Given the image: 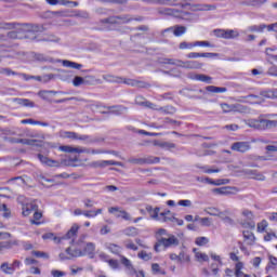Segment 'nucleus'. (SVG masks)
Returning <instances> with one entry per match:
<instances>
[{
  "mask_svg": "<svg viewBox=\"0 0 277 277\" xmlns=\"http://www.w3.org/2000/svg\"><path fill=\"white\" fill-rule=\"evenodd\" d=\"M13 103H16V105H21V107H35L36 106L34 104V102H31L30 100H27V98L15 97V98H13Z\"/></svg>",
  "mask_w": 277,
  "mask_h": 277,
  "instance_id": "nucleus-21",
  "label": "nucleus"
},
{
  "mask_svg": "<svg viewBox=\"0 0 277 277\" xmlns=\"http://www.w3.org/2000/svg\"><path fill=\"white\" fill-rule=\"evenodd\" d=\"M17 201L22 205V215H24V217L31 215L34 211H38V203H36V201H29L24 196H19Z\"/></svg>",
  "mask_w": 277,
  "mask_h": 277,
  "instance_id": "nucleus-6",
  "label": "nucleus"
},
{
  "mask_svg": "<svg viewBox=\"0 0 277 277\" xmlns=\"http://www.w3.org/2000/svg\"><path fill=\"white\" fill-rule=\"evenodd\" d=\"M79 256H84L83 251H81V249H72L70 247L58 255L60 261H70L71 259H77Z\"/></svg>",
  "mask_w": 277,
  "mask_h": 277,
  "instance_id": "nucleus-9",
  "label": "nucleus"
},
{
  "mask_svg": "<svg viewBox=\"0 0 277 277\" xmlns=\"http://www.w3.org/2000/svg\"><path fill=\"white\" fill-rule=\"evenodd\" d=\"M245 241H247L248 246H254V241H256V237L254 236V233L250 230H245L242 233Z\"/></svg>",
  "mask_w": 277,
  "mask_h": 277,
  "instance_id": "nucleus-24",
  "label": "nucleus"
},
{
  "mask_svg": "<svg viewBox=\"0 0 277 277\" xmlns=\"http://www.w3.org/2000/svg\"><path fill=\"white\" fill-rule=\"evenodd\" d=\"M235 38H239V31L235 29H225L224 40H235Z\"/></svg>",
  "mask_w": 277,
  "mask_h": 277,
  "instance_id": "nucleus-28",
  "label": "nucleus"
},
{
  "mask_svg": "<svg viewBox=\"0 0 277 277\" xmlns=\"http://www.w3.org/2000/svg\"><path fill=\"white\" fill-rule=\"evenodd\" d=\"M158 14H161L162 16H173L174 18H186L189 12L179 9L163 8L158 10Z\"/></svg>",
  "mask_w": 277,
  "mask_h": 277,
  "instance_id": "nucleus-8",
  "label": "nucleus"
},
{
  "mask_svg": "<svg viewBox=\"0 0 277 277\" xmlns=\"http://www.w3.org/2000/svg\"><path fill=\"white\" fill-rule=\"evenodd\" d=\"M194 47H196V42H187V41H182L180 44H179V49L181 51H185V50H192L194 49Z\"/></svg>",
  "mask_w": 277,
  "mask_h": 277,
  "instance_id": "nucleus-37",
  "label": "nucleus"
},
{
  "mask_svg": "<svg viewBox=\"0 0 277 277\" xmlns=\"http://www.w3.org/2000/svg\"><path fill=\"white\" fill-rule=\"evenodd\" d=\"M206 213H208V215L217 217V215H220V210L217 208H207Z\"/></svg>",
  "mask_w": 277,
  "mask_h": 277,
  "instance_id": "nucleus-55",
  "label": "nucleus"
},
{
  "mask_svg": "<svg viewBox=\"0 0 277 277\" xmlns=\"http://www.w3.org/2000/svg\"><path fill=\"white\" fill-rule=\"evenodd\" d=\"M146 211L149 213L151 220H156L157 222L161 221V216L159 211H161L160 208H151V206H146Z\"/></svg>",
  "mask_w": 277,
  "mask_h": 277,
  "instance_id": "nucleus-16",
  "label": "nucleus"
},
{
  "mask_svg": "<svg viewBox=\"0 0 277 277\" xmlns=\"http://www.w3.org/2000/svg\"><path fill=\"white\" fill-rule=\"evenodd\" d=\"M266 150V155H268L269 153H277V141L273 142V145H267L265 147Z\"/></svg>",
  "mask_w": 277,
  "mask_h": 277,
  "instance_id": "nucleus-52",
  "label": "nucleus"
},
{
  "mask_svg": "<svg viewBox=\"0 0 277 277\" xmlns=\"http://www.w3.org/2000/svg\"><path fill=\"white\" fill-rule=\"evenodd\" d=\"M161 246L163 248H172V246H179V238H176L174 235H169L168 238L160 237L157 239V242L154 246V250L156 252H161Z\"/></svg>",
  "mask_w": 277,
  "mask_h": 277,
  "instance_id": "nucleus-7",
  "label": "nucleus"
},
{
  "mask_svg": "<svg viewBox=\"0 0 277 277\" xmlns=\"http://www.w3.org/2000/svg\"><path fill=\"white\" fill-rule=\"evenodd\" d=\"M151 272L153 274H161L162 276L166 275V271L161 269L158 263L151 264Z\"/></svg>",
  "mask_w": 277,
  "mask_h": 277,
  "instance_id": "nucleus-44",
  "label": "nucleus"
},
{
  "mask_svg": "<svg viewBox=\"0 0 277 277\" xmlns=\"http://www.w3.org/2000/svg\"><path fill=\"white\" fill-rule=\"evenodd\" d=\"M250 148L251 146L249 142H236L232 144V150H235L236 153H248Z\"/></svg>",
  "mask_w": 277,
  "mask_h": 277,
  "instance_id": "nucleus-14",
  "label": "nucleus"
},
{
  "mask_svg": "<svg viewBox=\"0 0 277 277\" xmlns=\"http://www.w3.org/2000/svg\"><path fill=\"white\" fill-rule=\"evenodd\" d=\"M75 16L78 18H90V13H88V11H77Z\"/></svg>",
  "mask_w": 277,
  "mask_h": 277,
  "instance_id": "nucleus-62",
  "label": "nucleus"
},
{
  "mask_svg": "<svg viewBox=\"0 0 277 277\" xmlns=\"http://www.w3.org/2000/svg\"><path fill=\"white\" fill-rule=\"evenodd\" d=\"M60 137L63 140H79V133L70 131H61Z\"/></svg>",
  "mask_w": 277,
  "mask_h": 277,
  "instance_id": "nucleus-22",
  "label": "nucleus"
},
{
  "mask_svg": "<svg viewBox=\"0 0 277 277\" xmlns=\"http://www.w3.org/2000/svg\"><path fill=\"white\" fill-rule=\"evenodd\" d=\"M62 64L65 68H74L75 70H81V68H83L82 64L75 63L71 61L64 60V61H62Z\"/></svg>",
  "mask_w": 277,
  "mask_h": 277,
  "instance_id": "nucleus-27",
  "label": "nucleus"
},
{
  "mask_svg": "<svg viewBox=\"0 0 277 277\" xmlns=\"http://www.w3.org/2000/svg\"><path fill=\"white\" fill-rule=\"evenodd\" d=\"M196 246H207L209 243V238L202 236V237H197L195 240Z\"/></svg>",
  "mask_w": 277,
  "mask_h": 277,
  "instance_id": "nucleus-48",
  "label": "nucleus"
},
{
  "mask_svg": "<svg viewBox=\"0 0 277 277\" xmlns=\"http://www.w3.org/2000/svg\"><path fill=\"white\" fill-rule=\"evenodd\" d=\"M267 226H268V224H267V221H265V220L258 223V233H265V228H267Z\"/></svg>",
  "mask_w": 277,
  "mask_h": 277,
  "instance_id": "nucleus-59",
  "label": "nucleus"
},
{
  "mask_svg": "<svg viewBox=\"0 0 277 277\" xmlns=\"http://www.w3.org/2000/svg\"><path fill=\"white\" fill-rule=\"evenodd\" d=\"M95 168H107V166H120V162L114 160H100L93 163Z\"/></svg>",
  "mask_w": 277,
  "mask_h": 277,
  "instance_id": "nucleus-19",
  "label": "nucleus"
},
{
  "mask_svg": "<svg viewBox=\"0 0 277 277\" xmlns=\"http://www.w3.org/2000/svg\"><path fill=\"white\" fill-rule=\"evenodd\" d=\"M32 256H36L37 259H49V253L44 251H32Z\"/></svg>",
  "mask_w": 277,
  "mask_h": 277,
  "instance_id": "nucleus-53",
  "label": "nucleus"
},
{
  "mask_svg": "<svg viewBox=\"0 0 277 277\" xmlns=\"http://www.w3.org/2000/svg\"><path fill=\"white\" fill-rule=\"evenodd\" d=\"M159 64H169L170 66H176V60L174 58H159Z\"/></svg>",
  "mask_w": 277,
  "mask_h": 277,
  "instance_id": "nucleus-51",
  "label": "nucleus"
},
{
  "mask_svg": "<svg viewBox=\"0 0 277 277\" xmlns=\"http://www.w3.org/2000/svg\"><path fill=\"white\" fill-rule=\"evenodd\" d=\"M184 34H187V27L181 25L173 26V35L175 38H181Z\"/></svg>",
  "mask_w": 277,
  "mask_h": 277,
  "instance_id": "nucleus-29",
  "label": "nucleus"
},
{
  "mask_svg": "<svg viewBox=\"0 0 277 277\" xmlns=\"http://www.w3.org/2000/svg\"><path fill=\"white\" fill-rule=\"evenodd\" d=\"M159 157H146V158H130L128 163H133L134 166H150L153 163H159Z\"/></svg>",
  "mask_w": 277,
  "mask_h": 277,
  "instance_id": "nucleus-10",
  "label": "nucleus"
},
{
  "mask_svg": "<svg viewBox=\"0 0 277 277\" xmlns=\"http://www.w3.org/2000/svg\"><path fill=\"white\" fill-rule=\"evenodd\" d=\"M121 235H126V237H137V228L127 227L121 230Z\"/></svg>",
  "mask_w": 277,
  "mask_h": 277,
  "instance_id": "nucleus-33",
  "label": "nucleus"
},
{
  "mask_svg": "<svg viewBox=\"0 0 277 277\" xmlns=\"http://www.w3.org/2000/svg\"><path fill=\"white\" fill-rule=\"evenodd\" d=\"M177 263H189V255L185 252H180L177 255Z\"/></svg>",
  "mask_w": 277,
  "mask_h": 277,
  "instance_id": "nucleus-47",
  "label": "nucleus"
},
{
  "mask_svg": "<svg viewBox=\"0 0 277 277\" xmlns=\"http://www.w3.org/2000/svg\"><path fill=\"white\" fill-rule=\"evenodd\" d=\"M172 216H174V214L170 210H164L159 214V217H161L160 222H170V220H166V217H172Z\"/></svg>",
  "mask_w": 277,
  "mask_h": 277,
  "instance_id": "nucleus-42",
  "label": "nucleus"
},
{
  "mask_svg": "<svg viewBox=\"0 0 277 277\" xmlns=\"http://www.w3.org/2000/svg\"><path fill=\"white\" fill-rule=\"evenodd\" d=\"M77 233H79V225L74 224L70 227V229L66 233V235L63 236L62 238H58L53 233H47V234L42 235V239H44V240L51 239L52 241H57V243H60V241H62V239H74L75 237H77Z\"/></svg>",
  "mask_w": 277,
  "mask_h": 277,
  "instance_id": "nucleus-5",
  "label": "nucleus"
},
{
  "mask_svg": "<svg viewBox=\"0 0 277 277\" xmlns=\"http://www.w3.org/2000/svg\"><path fill=\"white\" fill-rule=\"evenodd\" d=\"M268 264H267V266H266V273L267 272H269L271 269H274V267H276V265H277V258L276 256H274V255H269L268 256Z\"/></svg>",
  "mask_w": 277,
  "mask_h": 277,
  "instance_id": "nucleus-38",
  "label": "nucleus"
},
{
  "mask_svg": "<svg viewBox=\"0 0 277 277\" xmlns=\"http://www.w3.org/2000/svg\"><path fill=\"white\" fill-rule=\"evenodd\" d=\"M229 187H221V188H214L212 192L213 194H216L217 196H226V194H229Z\"/></svg>",
  "mask_w": 277,
  "mask_h": 277,
  "instance_id": "nucleus-39",
  "label": "nucleus"
},
{
  "mask_svg": "<svg viewBox=\"0 0 277 277\" xmlns=\"http://www.w3.org/2000/svg\"><path fill=\"white\" fill-rule=\"evenodd\" d=\"M124 246H126L127 250H133V252H136V250H137V247L133 240H126Z\"/></svg>",
  "mask_w": 277,
  "mask_h": 277,
  "instance_id": "nucleus-50",
  "label": "nucleus"
},
{
  "mask_svg": "<svg viewBox=\"0 0 277 277\" xmlns=\"http://www.w3.org/2000/svg\"><path fill=\"white\" fill-rule=\"evenodd\" d=\"M78 140L87 144H96L98 142V138L88 134H78Z\"/></svg>",
  "mask_w": 277,
  "mask_h": 277,
  "instance_id": "nucleus-20",
  "label": "nucleus"
},
{
  "mask_svg": "<svg viewBox=\"0 0 277 277\" xmlns=\"http://www.w3.org/2000/svg\"><path fill=\"white\" fill-rule=\"evenodd\" d=\"M120 262L126 267L128 276H135L137 274V271L133 267V263L127 256L120 255Z\"/></svg>",
  "mask_w": 277,
  "mask_h": 277,
  "instance_id": "nucleus-12",
  "label": "nucleus"
},
{
  "mask_svg": "<svg viewBox=\"0 0 277 277\" xmlns=\"http://www.w3.org/2000/svg\"><path fill=\"white\" fill-rule=\"evenodd\" d=\"M109 267L113 268L114 271L120 269V262L118 260L110 259V261L107 262Z\"/></svg>",
  "mask_w": 277,
  "mask_h": 277,
  "instance_id": "nucleus-54",
  "label": "nucleus"
},
{
  "mask_svg": "<svg viewBox=\"0 0 277 277\" xmlns=\"http://www.w3.org/2000/svg\"><path fill=\"white\" fill-rule=\"evenodd\" d=\"M38 159L43 166H48L49 168H60V161L53 160L42 154H38Z\"/></svg>",
  "mask_w": 277,
  "mask_h": 277,
  "instance_id": "nucleus-13",
  "label": "nucleus"
},
{
  "mask_svg": "<svg viewBox=\"0 0 277 277\" xmlns=\"http://www.w3.org/2000/svg\"><path fill=\"white\" fill-rule=\"evenodd\" d=\"M8 29H17V31L21 34L23 31H32L34 34H42L47 31V28H44L42 25H29V24H16V23H5L0 22V31L1 30H8Z\"/></svg>",
  "mask_w": 277,
  "mask_h": 277,
  "instance_id": "nucleus-2",
  "label": "nucleus"
},
{
  "mask_svg": "<svg viewBox=\"0 0 277 277\" xmlns=\"http://www.w3.org/2000/svg\"><path fill=\"white\" fill-rule=\"evenodd\" d=\"M266 29L267 31H274L275 34H277V22L274 24L266 25Z\"/></svg>",
  "mask_w": 277,
  "mask_h": 277,
  "instance_id": "nucleus-63",
  "label": "nucleus"
},
{
  "mask_svg": "<svg viewBox=\"0 0 277 277\" xmlns=\"http://www.w3.org/2000/svg\"><path fill=\"white\" fill-rule=\"evenodd\" d=\"M0 269L1 272H3V274H8V275H12L14 274V266H12V264L4 262L0 265Z\"/></svg>",
  "mask_w": 277,
  "mask_h": 277,
  "instance_id": "nucleus-32",
  "label": "nucleus"
},
{
  "mask_svg": "<svg viewBox=\"0 0 277 277\" xmlns=\"http://www.w3.org/2000/svg\"><path fill=\"white\" fill-rule=\"evenodd\" d=\"M133 21H135L136 23H142V21H144V16H135V15H131V14H122V15H118V16H110L104 19H101V23L103 25H118V24H122V25H129V23H133Z\"/></svg>",
  "mask_w": 277,
  "mask_h": 277,
  "instance_id": "nucleus-3",
  "label": "nucleus"
},
{
  "mask_svg": "<svg viewBox=\"0 0 277 277\" xmlns=\"http://www.w3.org/2000/svg\"><path fill=\"white\" fill-rule=\"evenodd\" d=\"M108 109L111 111V114H116L117 116H120L121 114H127L128 110V108L123 105L109 106Z\"/></svg>",
  "mask_w": 277,
  "mask_h": 277,
  "instance_id": "nucleus-26",
  "label": "nucleus"
},
{
  "mask_svg": "<svg viewBox=\"0 0 277 277\" xmlns=\"http://www.w3.org/2000/svg\"><path fill=\"white\" fill-rule=\"evenodd\" d=\"M193 79L196 81H202L203 83H211V77L207 75H195Z\"/></svg>",
  "mask_w": 277,
  "mask_h": 277,
  "instance_id": "nucleus-41",
  "label": "nucleus"
},
{
  "mask_svg": "<svg viewBox=\"0 0 277 277\" xmlns=\"http://www.w3.org/2000/svg\"><path fill=\"white\" fill-rule=\"evenodd\" d=\"M221 109L224 114H230V111H235V106L228 104H221Z\"/></svg>",
  "mask_w": 277,
  "mask_h": 277,
  "instance_id": "nucleus-49",
  "label": "nucleus"
},
{
  "mask_svg": "<svg viewBox=\"0 0 277 277\" xmlns=\"http://www.w3.org/2000/svg\"><path fill=\"white\" fill-rule=\"evenodd\" d=\"M60 150H62L63 153H78L79 154V147H72L69 145L61 146Z\"/></svg>",
  "mask_w": 277,
  "mask_h": 277,
  "instance_id": "nucleus-40",
  "label": "nucleus"
},
{
  "mask_svg": "<svg viewBox=\"0 0 277 277\" xmlns=\"http://www.w3.org/2000/svg\"><path fill=\"white\" fill-rule=\"evenodd\" d=\"M267 29V25L266 24H261V25H252L249 26L247 28V31H251V32H258V34H263V31Z\"/></svg>",
  "mask_w": 277,
  "mask_h": 277,
  "instance_id": "nucleus-30",
  "label": "nucleus"
},
{
  "mask_svg": "<svg viewBox=\"0 0 277 277\" xmlns=\"http://www.w3.org/2000/svg\"><path fill=\"white\" fill-rule=\"evenodd\" d=\"M52 276L53 277H63V276H66V273L62 272V271H52L51 272Z\"/></svg>",
  "mask_w": 277,
  "mask_h": 277,
  "instance_id": "nucleus-64",
  "label": "nucleus"
},
{
  "mask_svg": "<svg viewBox=\"0 0 277 277\" xmlns=\"http://www.w3.org/2000/svg\"><path fill=\"white\" fill-rule=\"evenodd\" d=\"M135 103L136 105H141L143 107H148L149 109H155V104L146 101V98H144V96L138 95L135 97Z\"/></svg>",
  "mask_w": 277,
  "mask_h": 277,
  "instance_id": "nucleus-18",
  "label": "nucleus"
},
{
  "mask_svg": "<svg viewBox=\"0 0 277 277\" xmlns=\"http://www.w3.org/2000/svg\"><path fill=\"white\" fill-rule=\"evenodd\" d=\"M103 79L104 81H108L110 83H122V78L109 74L104 75Z\"/></svg>",
  "mask_w": 277,
  "mask_h": 277,
  "instance_id": "nucleus-34",
  "label": "nucleus"
},
{
  "mask_svg": "<svg viewBox=\"0 0 277 277\" xmlns=\"http://www.w3.org/2000/svg\"><path fill=\"white\" fill-rule=\"evenodd\" d=\"M137 256L138 259H142V261H150V259H153V254L146 251L138 252Z\"/></svg>",
  "mask_w": 277,
  "mask_h": 277,
  "instance_id": "nucleus-45",
  "label": "nucleus"
},
{
  "mask_svg": "<svg viewBox=\"0 0 277 277\" xmlns=\"http://www.w3.org/2000/svg\"><path fill=\"white\" fill-rule=\"evenodd\" d=\"M106 250H109L111 252V254H120V252H122V247H120L119 245L116 243H111V242H106L105 245Z\"/></svg>",
  "mask_w": 277,
  "mask_h": 277,
  "instance_id": "nucleus-23",
  "label": "nucleus"
},
{
  "mask_svg": "<svg viewBox=\"0 0 277 277\" xmlns=\"http://www.w3.org/2000/svg\"><path fill=\"white\" fill-rule=\"evenodd\" d=\"M43 42H60V37L55 35H49L48 37H44Z\"/></svg>",
  "mask_w": 277,
  "mask_h": 277,
  "instance_id": "nucleus-56",
  "label": "nucleus"
},
{
  "mask_svg": "<svg viewBox=\"0 0 277 277\" xmlns=\"http://www.w3.org/2000/svg\"><path fill=\"white\" fill-rule=\"evenodd\" d=\"M206 90L207 92H211L212 94H224V92H228V89L215 85H208Z\"/></svg>",
  "mask_w": 277,
  "mask_h": 277,
  "instance_id": "nucleus-25",
  "label": "nucleus"
},
{
  "mask_svg": "<svg viewBox=\"0 0 277 277\" xmlns=\"http://www.w3.org/2000/svg\"><path fill=\"white\" fill-rule=\"evenodd\" d=\"M267 3V0H246L242 5H248L249 8H263Z\"/></svg>",
  "mask_w": 277,
  "mask_h": 277,
  "instance_id": "nucleus-17",
  "label": "nucleus"
},
{
  "mask_svg": "<svg viewBox=\"0 0 277 277\" xmlns=\"http://www.w3.org/2000/svg\"><path fill=\"white\" fill-rule=\"evenodd\" d=\"M175 66L180 68H186L187 70H196L202 68V64L198 61H181L176 60Z\"/></svg>",
  "mask_w": 277,
  "mask_h": 277,
  "instance_id": "nucleus-11",
  "label": "nucleus"
},
{
  "mask_svg": "<svg viewBox=\"0 0 277 277\" xmlns=\"http://www.w3.org/2000/svg\"><path fill=\"white\" fill-rule=\"evenodd\" d=\"M196 259L198 261H203V262H209V255H207V253H202V252H197L196 253Z\"/></svg>",
  "mask_w": 277,
  "mask_h": 277,
  "instance_id": "nucleus-60",
  "label": "nucleus"
},
{
  "mask_svg": "<svg viewBox=\"0 0 277 277\" xmlns=\"http://www.w3.org/2000/svg\"><path fill=\"white\" fill-rule=\"evenodd\" d=\"M196 168H198L199 170H202L205 174H215V173L222 172V169H209V166L196 164Z\"/></svg>",
  "mask_w": 277,
  "mask_h": 277,
  "instance_id": "nucleus-31",
  "label": "nucleus"
},
{
  "mask_svg": "<svg viewBox=\"0 0 277 277\" xmlns=\"http://www.w3.org/2000/svg\"><path fill=\"white\" fill-rule=\"evenodd\" d=\"M85 83V80L81 76H76L72 80V85L75 88H79V85H83Z\"/></svg>",
  "mask_w": 277,
  "mask_h": 277,
  "instance_id": "nucleus-46",
  "label": "nucleus"
},
{
  "mask_svg": "<svg viewBox=\"0 0 277 277\" xmlns=\"http://www.w3.org/2000/svg\"><path fill=\"white\" fill-rule=\"evenodd\" d=\"M19 144H24L25 146H34V144H36V140H31V138H21Z\"/></svg>",
  "mask_w": 277,
  "mask_h": 277,
  "instance_id": "nucleus-58",
  "label": "nucleus"
},
{
  "mask_svg": "<svg viewBox=\"0 0 277 277\" xmlns=\"http://www.w3.org/2000/svg\"><path fill=\"white\" fill-rule=\"evenodd\" d=\"M247 127H250V129H255L256 131H269V129H276L277 120H269L259 117L258 119H249L247 121Z\"/></svg>",
  "mask_w": 277,
  "mask_h": 277,
  "instance_id": "nucleus-4",
  "label": "nucleus"
},
{
  "mask_svg": "<svg viewBox=\"0 0 277 277\" xmlns=\"http://www.w3.org/2000/svg\"><path fill=\"white\" fill-rule=\"evenodd\" d=\"M242 215L245 217H247V220H249V222H247V227L248 228H251V229L256 228V223H254V221H253L254 220V214L252 213V211L243 210Z\"/></svg>",
  "mask_w": 277,
  "mask_h": 277,
  "instance_id": "nucleus-15",
  "label": "nucleus"
},
{
  "mask_svg": "<svg viewBox=\"0 0 277 277\" xmlns=\"http://www.w3.org/2000/svg\"><path fill=\"white\" fill-rule=\"evenodd\" d=\"M95 250H96V245H94L93 242H88L82 252L84 255L85 254L92 255L94 254Z\"/></svg>",
  "mask_w": 277,
  "mask_h": 277,
  "instance_id": "nucleus-36",
  "label": "nucleus"
},
{
  "mask_svg": "<svg viewBox=\"0 0 277 277\" xmlns=\"http://www.w3.org/2000/svg\"><path fill=\"white\" fill-rule=\"evenodd\" d=\"M121 83H126V85H131L132 88H142V82L134 79L122 78Z\"/></svg>",
  "mask_w": 277,
  "mask_h": 277,
  "instance_id": "nucleus-35",
  "label": "nucleus"
},
{
  "mask_svg": "<svg viewBox=\"0 0 277 277\" xmlns=\"http://www.w3.org/2000/svg\"><path fill=\"white\" fill-rule=\"evenodd\" d=\"M85 209H92V207H94V205H96V202H94V200L87 198L82 200Z\"/></svg>",
  "mask_w": 277,
  "mask_h": 277,
  "instance_id": "nucleus-61",
  "label": "nucleus"
},
{
  "mask_svg": "<svg viewBox=\"0 0 277 277\" xmlns=\"http://www.w3.org/2000/svg\"><path fill=\"white\" fill-rule=\"evenodd\" d=\"M147 5H170L171 8L180 6L183 10L189 8L192 12H211L217 10L215 4H192V3H176V0H141Z\"/></svg>",
  "mask_w": 277,
  "mask_h": 277,
  "instance_id": "nucleus-1",
  "label": "nucleus"
},
{
  "mask_svg": "<svg viewBox=\"0 0 277 277\" xmlns=\"http://www.w3.org/2000/svg\"><path fill=\"white\" fill-rule=\"evenodd\" d=\"M0 75H5V77H12V75H16V71L10 68H0Z\"/></svg>",
  "mask_w": 277,
  "mask_h": 277,
  "instance_id": "nucleus-57",
  "label": "nucleus"
},
{
  "mask_svg": "<svg viewBox=\"0 0 277 277\" xmlns=\"http://www.w3.org/2000/svg\"><path fill=\"white\" fill-rule=\"evenodd\" d=\"M0 211L3 212L2 217L9 219L12 215V212L8 209L5 203L0 205Z\"/></svg>",
  "mask_w": 277,
  "mask_h": 277,
  "instance_id": "nucleus-43",
  "label": "nucleus"
}]
</instances>
